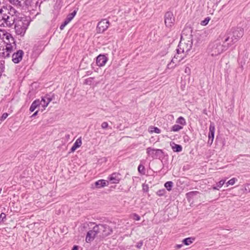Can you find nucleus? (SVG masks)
Instances as JSON below:
<instances>
[{
  "mask_svg": "<svg viewBox=\"0 0 250 250\" xmlns=\"http://www.w3.org/2000/svg\"><path fill=\"white\" fill-rule=\"evenodd\" d=\"M198 193H199V192L197 191H191V192H189L187 193V196L188 197H191L193 196L196 195Z\"/></svg>",
  "mask_w": 250,
  "mask_h": 250,
  "instance_id": "obj_34",
  "label": "nucleus"
},
{
  "mask_svg": "<svg viewBox=\"0 0 250 250\" xmlns=\"http://www.w3.org/2000/svg\"><path fill=\"white\" fill-rule=\"evenodd\" d=\"M226 182V180H220L217 184V187L219 188H221L223 185L225 184Z\"/></svg>",
  "mask_w": 250,
  "mask_h": 250,
  "instance_id": "obj_38",
  "label": "nucleus"
},
{
  "mask_svg": "<svg viewBox=\"0 0 250 250\" xmlns=\"http://www.w3.org/2000/svg\"><path fill=\"white\" fill-rule=\"evenodd\" d=\"M109 182L108 181L101 179L96 181L94 183V187L93 188H100L108 185Z\"/></svg>",
  "mask_w": 250,
  "mask_h": 250,
  "instance_id": "obj_18",
  "label": "nucleus"
},
{
  "mask_svg": "<svg viewBox=\"0 0 250 250\" xmlns=\"http://www.w3.org/2000/svg\"><path fill=\"white\" fill-rule=\"evenodd\" d=\"M185 71L187 73H189L190 69L188 67H187L186 68Z\"/></svg>",
  "mask_w": 250,
  "mask_h": 250,
  "instance_id": "obj_48",
  "label": "nucleus"
},
{
  "mask_svg": "<svg viewBox=\"0 0 250 250\" xmlns=\"http://www.w3.org/2000/svg\"><path fill=\"white\" fill-rule=\"evenodd\" d=\"M219 38L224 44H226V45H228V48L229 47V45L233 44L235 43L233 38L230 36V35H229V33L223 36L221 35Z\"/></svg>",
  "mask_w": 250,
  "mask_h": 250,
  "instance_id": "obj_10",
  "label": "nucleus"
},
{
  "mask_svg": "<svg viewBox=\"0 0 250 250\" xmlns=\"http://www.w3.org/2000/svg\"><path fill=\"white\" fill-rule=\"evenodd\" d=\"M229 35H230V36L233 38L234 42H236L238 41L237 38H235L233 34L231 33V32H229Z\"/></svg>",
  "mask_w": 250,
  "mask_h": 250,
  "instance_id": "obj_44",
  "label": "nucleus"
},
{
  "mask_svg": "<svg viewBox=\"0 0 250 250\" xmlns=\"http://www.w3.org/2000/svg\"><path fill=\"white\" fill-rule=\"evenodd\" d=\"M95 229L97 230L98 234H101V236L103 237V232L104 231V224H99L94 226Z\"/></svg>",
  "mask_w": 250,
  "mask_h": 250,
  "instance_id": "obj_26",
  "label": "nucleus"
},
{
  "mask_svg": "<svg viewBox=\"0 0 250 250\" xmlns=\"http://www.w3.org/2000/svg\"><path fill=\"white\" fill-rule=\"evenodd\" d=\"M38 111L37 110L31 116V117H33L36 116L38 114Z\"/></svg>",
  "mask_w": 250,
  "mask_h": 250,
  "instance_id": "obj_49",
  "label": "nucleus"
},
{
  "mask_svg": "<svg viewBox=\"0 0 250 250\" xmlns=\"http://www.w3.org/2000/svg\"><path fill=\"white\" fill-rule=\"evenodd\" d=\"M143 243L142 241H141L137 243L136 247L140 249L143 246Z\"/></svg>",
  "mask_w": 250,
  "mask_h": 250,
  "instance_id": "obj_45",
  "label": "nucleus"
},
{
  "mask_svg": "<svg viewBox=\"0 0 250 250\" xmlns=\"http://www.w3.org/2000/svg\"><path fill=\"white\" fill-rule=\"evenodd\" d=\"M108 126V124L107 122H104L101 125V127L103 129H105Z\"/></svg>",
  "mask_w": 250,
  "mask_h": 250,
  "instance_id": "obj_42",
  "label": "nucleus"
},
{
  "mask_svg": "<svg viewBox=\"0 0 250 250\" xmlns=\"http://www.w3.org/2000/svg\"><path fill=\"white\" fill-rule=\"evenodd\" d=\"M77 11L74 10L72 13L68 14L65 19L64 22L61 25L60 29L62 30L64 27L73 19L76 15Z\"/></svg>",
  "mask_w": 250,
  "mask_h": 250,
  "instance_id": "obj_15",
  "label": "nucleus"
},
{
  "mask_svg": "<svg viewBox=\"0 0 250 250\" xmlns=\"http://www.w3.org/2000/svg\"><path fill=\"white\" fill-rule=\"evenodd\" d=\"M166 192L165 189L159 190L157 192V194L159 196H163Z\"/></svg>",
  "mask_w": 250,
  "mask_h": 250,
  "instance_id": "obj_36",
  "label": "nucleus"
},
{
  "mask_svg": "<svg viewBox=\"0 0 250 250\" xmlns=\"http://www.w3.org/2000/svg\"><path fill=\"white\" fill-rule=\"evenodd\" d=\"M185 55L184 54H178L177 53L174 57V58L171 60V62L175 63L177 62H179L181 60L183 59Z\"/></svg>",
  "mask_w": 250,
  "mask_h": 250,
  "instance_id": "obj_25",
  "label": "nucleus"
},
{
  "mask_svg": "<svg viewBox=\"0 0 250 250\" xmlns=\"http://www.w3.org/2000/svg\"><path fill=\"white\" fill-rule=\"evenodd\" d=\"M133 219L134 220L139 221L140 220V217L138 214L134 213L133 214Z\"/></svg>",
  "mask_w": 250,
  "mask_h": 250,
  "instance_id": "obj_43",
  "label": "nucleus"
},
{
  "mask_svg": "<svg viewBox=\"0 0 250 250\" xmlns=\"http://www.w3.org/2000/svg\"><path fill=\"white\" fill-rule=\"evenodd\" d=\"M97 230L95 227H94L92 230L87 232L85 238L86 242H90L94 240L96 236L98 234Z\"/></svg>",
  "mask_w": 250,
  "mask_h": 250,
  "instance_id": "obj_12",
  "label": "nucleus"
},
{
  "mask_svg": "<svg viewBox=\"0 0 250 250\" xmlns=\"http://www.w3.org/2000/svg\"><path fill=\"white\" fill-rule=\"evenodd\" d=\"M170 146L174 152H179L181 151L182 150V147L181 145L176 144L174 142L170 143Z\"/></svg>",
  "mask_w": 250,
  "mask_h": 250,
  "instance_id": "obj_23",
  "label": "nucleus"
},
{
  "mask_svg": "<svg viewBox=\"0 0 250 250\" xmlns=\"http://www.w3.org/2000/svg\"><path fill=\"white\" fill-rule=\"evenodd\" d=\"M14 23L16 34L21 37L23 36L29 25V22L24 18H21L17 20L15 19Z\"/></svg>",
  "mask_w": 250,
  "mask_h": 250,
  "instance_id": "obj_4",
  "label": "nucleus"
},
{
  "mask_svg": "<svg viewBox=\"0 0 250 250\" xmlns=\"http://www.w3.org/2000/svg\"><path fill=\"white\" fill-rule=\"evenodd\" d=\"M173 185V183L171 181L167 182L165 184V187L167 189V190L168 191H170L171 190Z\"/></svg>",
  "mask_w": 250,
  "mask_h": 250,
  "instance_id": "obj_30",
  "label": "nucleus"
},
{
  "mask_svg": "<svg viewBox=\"0 0 250 250\" xmlns=\"http://www.w3.org/2000/svg\"><path fill=\"white\" fill-rule=\"evenodd\" d=\"M231 33L235 38H237L238 40L243 36L244 34L243 30L240 28L234 29Z\"/></svg>",
  "mask_w": 250,
  "mask_h": 250,
  "instance_id": "obj_20",
  "label": "nucleus"
},
{
  "mask_svg": "<svg viewBox=\"0 0 250 250\" xmlns=\"http://www.w3.org/2000/svg\"><path fill=\"white\" fill-rule=\"evenodd\" d=\"M65 138L67 140H69V138H70V135L69 134H66L65 136Z\"/></svg>",
  "mask_w": 250,
  "mask_h": 250,
  "instance_id": "obj_50",
  "label": "nucleus"
},
{
  "mask_svg": "<svg viewBox=\"0 0 250 250\" xmlns=\"http://www.w3.org/2000/svg\"><path fill=\"white\" fill-rule=\"evenodd\" d=\"M52 99L48 95L42 97V100L40 101V105L43 107H46L49 103L51 101Z\"/></svg>",
  "mask_w": 250,
  "mask_h": 250,
  "instance_id": "obj_19",
  "label": "nucleus"
},
{
  "mask_svg": "<svg viewBox=\"0 0 250 250\" xmlns=\"http://www.w3.org/2000/svg\"><path fill=\"white\" fill-rule=\"evenodd\" d=\"M213 189H216H216H217V190H218V188L217 187H213Z\"/></svg>",
  "mask_w": 250,
  "mask_h": 250,
  "instance_id": "obj_52",
  "label": "nucleus"
},
{
  "mask_svg": "<svg viewBox=\"0 0 250 250\" xmlns=\"http://www.w3.org/2000/svg\"><path fill=\"white\" fill-rule=\"evenodd\" d=\"M104 231L103 237H106L110 235L112 232V229L107 225L104 224Z\"/></svg>",
  "mask_w": 250,
  "mask_h": 250,
  "instance_id": "obj_21",
  "label": "nucleus"
},
{
  "mask_svg": "<svg viewBox=\"0 0 250 250\" xmlns=\"http://www.w3.org/2000/svg\"><path fill=\"white\" fill-rule=\"evenodd\" d=\"M82 144V142L81 138H79L78 139H77V140L76 141V142H75L73 146L71 148V151L74 152L77 148L81 146Z\"/></svg>",
  "mask_w": 250,
  "mask_h": 250,
  "instance_id": "obj_22",
  "label": "nucleus"
},
{
  "mask_svg": "<svg viewBox=\"0 0 250 250\" xmlns=\"http://www.w3.org/2000/svg\"><path fill=\"white\" fill-rule=\"evenodd\" d=\"M138 171L139 172L142 173H144L145 168L143 165H140L138 167Z\"/></svg>",
  "mask_w": 250,
  "mask_h": 250,
  "instance_id": "obj_40",
  "label": "nucleus"
},
{
  "mask_svg": "<svg viewBox=\"0 0 250 250\" xmlns=\"http://www.w3.org/2000/svg\"><path fill=\"white\" fill-rule=\"evenodd\" d=\"M6 215L4 213L0 214V222H4V219H5Z\"/></svg>",
  "mask_w": 250,
  "mask_h": 250,
  "instance_id": "obj_41",
  "label": "nucleus"
},
{
  "mask_svg": "<svg viewBox=\"0 0 250 250\" xmlns=\"http://www.w3.org/2000/svg\"><path fill=\"white\" fill-rule=\"evenodd\" d=\"M220 38L213 42L210 43L208 47L209 52L212 56H216L228 48V45L222 44Z\"/></svg>",
  "mask_w": 250,
  "mask_h": 250,
  "instance_id": "obj_3",
  "label": "nucleus"
},
{
  "mask_svg": "<svg viewBox=\"0 0 250 250\" xmlns=\"http://www.w3.org/2000/svg\"><path fill=\"white\" fill-rule=\"evenodd\" d=\"M245 191L247 192H250V184L244 185Z\"/></svg>",
  "mask_w": 250,
  "mask_h": 250,
  "instance_id": "obj_37",
  "label": "nucleus"
},
{
  "mask_svg": "<svg viewBox=\"0 0 250 250\" xmlns=\"http://www.w3.org/2000/svg\"><path fill=\"white\" fill-rule=\"evenodd\" d=\"M175 19L171 12H167L165 16V22L166 26L171 27L174 24Z\"/></svg>",
  "mask_w": 250,
  "mask_h": 250,
  "instance_id": "obj_8",
  "label": "nucleus"
},
{
  "mask_svg": "<svg viewBox=\"0 0 250 250\" xmlns=\"http://www.w3.org/2000/svg\"><path fill=\"white\" fill-rule=\"evenodd\" d=\"M3 42L4 47H5V49L7 50V52L9 54L10 56V54L17 48L16 42L10 34L6 33V36L3 39Z\"/></svg>",
  "mask_w": 250,
  "mask_h": 250,
  "instance_id": "obj_5",
  "label": "nucleus"
},
{
  "mask_svg": "<svg viewBox=\"0 0 250 250\" xmlns=\"http://www.w3.org/2000/svg\"><path fill=\"white\" fill-rule=\"evenodd\" d=\"M6 36V33L4 32V31H2L1 30H0V39L1 41H3V39L4 37Z\"/></svg>",
  "mask_w": 250,
  "mask_h": 250,
  "instance_id": "obj_39",
  "label": "nucleus"
},
{
  "mask_svg": "<svg viewBox=\"0 0 250 250\" xmlns=\"http://www.w3.org/2000/svg\"><path fill=\"white\" fill-rule=\"evenodd\" d=\"M146 153L152 159L161 158L163 156V152L162 149H155L150 147L146 149Z\"/></svg>",
  "mask_w": 250,
  "mask_h": 250,
  "instance_id": "obj_6",
  "label": "nucleus"
},
{
  "mask_svg": "<svg viewBox=\"0 0 250 250\" xmlns=\"http://www.w3.org/2000/svg\"><path fill=\"white\" fill-rule=\"evenodd\" d=\"M183 128L182 126L178 125H174L172 126L171 131L174 132H177L179 131L180 130Z\"/></svg>",
  "mask_w": 250,
  "mask_h": 250,
  "instance_id": "obj_29",
  "label": "nucleus"
},
{
  "mask_svg": "<svg viewBox=\"0 0 250 250\" xmlns=\"http://www.w3.org/2000/svg\"><path fill=\"white\" fill-rule=\"evenodd\" d=\"M170 64V63H169V64H168L167 65V67H169V66Z\"/></svg>",
  "mask_w": 250,
  "mask_h": 250,
  "instance_id": "obj_53",
  "label": "nucleus"
},
{
  "mask_svg": "<svg viewBox=\"0 0 250 250\" xmlns=\"http://www.w3.org/2000/svg\"><path fill=\"white\" fill-rule=\"evenodd\" d=\"M194 240V238H193L192 237H188L184 239L183 240V243L186 245H189L190 244L192 243Z\"/></svg>",
  "mask_w": 250,
  "mask_h": 250,
  "instance_id": "obj_27",
  "label": "nucleus"
},
{
  "mask_svg": "<svg viewBox=\"0 0 250 250\" xmlns=\"http://www.w3.org/2000/svg\"><path fill=\"white\" fill-rule=\"evenodd\" d=\"M0 57L6 59L10 57L9 54L7 52V50L4 48V43L3 41L0 39Z\"/></svg>",
  "mask_w": 250,
  "mask_h": 250,
  "instance_id": "obj_16",
  "label": "nucleus"
},
{
  "mask_svg": "<svg viewBox=\"0 0 250 250\" xmlns=\"http://www.w3.org/2000/svg\"><path fill=\"white\" fill-rule=\"evenodd\" d=\"M209 20L210 18L209 17L206 18L204 21H201V25L204 26L206 25L208 23Z\"/></svg>",
  "mask_w": 250,
  "mask_h": 250,
  "instance_id": "obj_35",
  "label": "nucleus"
},
{
  "mask_svg": "<svg viewBox=\"0 0 250 250\" xmlns=\"http://www.w3.org/2000/svg\"><path fill=\"white\" fill-rule=\"evenodd\" d=\"M183 246L182 244H179V245H176L175 246V248L176 249H180Z\"/></svg>",
  "mask_w": 250,
  "mask_h": 250,
  "instance_id": "obj_47",
  "label": "nucleus"
},
{
  "mask_svg": "<svg viewBox=\"0 0 250 250\" xmlns=\"http://www.w3.org/2000/svg\"><path fill=\"white\" fill-rule=\"evenodd\" d=\"M192 45V39L191 35L184 36L183 33L181 41L176 49L178 54H185L190 50Z\"/></svg>",
  "mask_w": 250,
  "mask_h": 250,
  "instance_id": "obj_2",
  "label": "nucleus"
},
{
  "mask_svg": "<svg viewBox=\"0 0 250 250\" xmlns=\"http://www.w3.org/2000/svg\"><path fill=\"white\" fill-rule=\"evenodd\" d=\"M215 133V125L214 123H210L209 127V132L208 135V144L211 145L213 141Z\"/></svg>",
  "mask_w": 250,
  "mask_h": 250,
  "instance_id": "obj_14",
  "label": "nucleus"
},
{
  "mask_svg": "<svg viewBox=\"0 0 250 250\" xmlns=\"http://www.w3.org/2000/svg\"><path fill=\"white\" fill-rule=\"evenodd\" d=\"M176 123L182 125H185L186 124V122L183 117H180L177 119Z\"/></svg>",
  "mask_w": 250,
  "mask_h": 250,
  "instance_id": "obj_28",
  "label": "nucleus"
},
{
  "mask_svg": "<svg viewBox=\"0 0 250 250\" xmlns=\"http://www.w3.org/2000/svg\"><path fill=\"white\" fill-rule=\"evenodd\" d=\"M93 83V78L92 77L88 78L85 80L84 83L85 84L91 85Z\"/></svg>",
  "mask_w": 250,
  "mask_h": 250,
  "instance_id": "obj_32",
  "label": "nucleus"
},
{
  "mask_svg": "<svg viewBox=\"0 0 250 250\" xmlns=\"http://www.w3.org/2000/svg\"><path fill=\"white\" fill-rule=\"evenodd\" d=\"M24 52L22 50H19L16 52L14 53L12 56V61L15 63H19L22 59Z\"/></svg>",
  "mask_w": 250,
  "mask_h": 250,
  "instance_id": "obj_11",
  "label": "nucleus"
},
{
  "mask_svg": "<svg viewBox=\"0 0 250 250\" xmlns=\"http://www.w3.org/2000/svg\"><path fill=\"white\" fill-rule=\"evenodd\" d=\"M40 100H36L34 101L30 107L29 110L30 112H33L35 109L40 105Z\"/></svg>",
  "mask_w": 250,
  "mask_h": 250,
  "instance_id": "obj_24",
  "label": "nucleus"
},
{
  "mask_svg": "<svg viewBox=\"0 0 250 250\" xmlns=\"http://www.w3.org/2000/svg\"><path fill=\"white\" fill-rule=\"evenodd\" d=\"M78 247L77 246H74L72 250H78Z\"/></svg>",
  "mask_w": 250,
  "mask_h": 250,
  "instance_id": "obj_51",
  "label": "nucleus"
},
{
  "mask_svg": "<svg viewBox=\"0 0 250 250\" xmlns=\"http://www.w3.org/2000/svg\"><path fill=\"white\" fill-rule=\"evenodd\" d=\"M107 61V58L104 55H99L96 59V63L99 66H103L105 65Z\"/></svg>",
  "mask_w": 250,
  "mask_h": 250,
  "instance_id": "obj_17",
  "label": "nucleus"
},
{
  "mask_svg": "<svg viewBox=\"0 0 250 250\" xmlns=\"http://www.w3.org/2000/svg\"><path fill=\"white\" fill-rule=\"evenodd\" d=\"M16 9L11 5L3 6L0 9V26L11 27L15 20Z\"/></svg>",
  "mask_w": 250,
  "mask_h": 250,
  "instance_id": "obj_1",
  "label": "nucleus"
},
{
  "mask_svg": "<svg viewBox=\"0 0 250 250\" xmlns=\"http://www.w3.org/2000/svg\"><path fill=\"white\" fill-rule=\"evenodd\" d=\"M109 25V22L106 19H104L98 22L97 29L99 33H103Z\"/></svg>",
  "mask_w": 250,
  "mask_h": 250,
  "instance_id": "obj_7",
  "label": "nucleus"
},
{
  "mask_svg": "<svg viewBox=\"0 0 250 250\" xmlns=\"http://www.w3.org/2000/svg\"><path fill=\"white\" fill-rule=\"evenodd\" d=\"M9 2L18 8H24L29 4L28 0H8Z\"/></svg>",
  "mask_w": 250,
  "mask_h": 250,
  "instance_id": "obj_9",
  "label": "nucleus"
},
{
  "mask_svg": "<svg viewBox=\"0 0 250 250\" xmlns=\"http://www.w3.org/2000/svg\"><path fill=\"white\" fill-rule=\"evenodd\" d=\"M149 132L151 133L155 132L157 134L161 133V130L157 127L150 126L149 127Z\"/></svg>",
  "mask_w": 250,
  "mask_h": 250,
  "instance_id": "obj_31",
  "label": "nucleus"
},
{
  "mask_svg": "<svg viewBox=\"0 0 250 250\" xmlns=\"http://www.w3.org/2000/svg\"><path fill=\"white\" fill-rule=\"evenodd\" d=\"M121 179V175L117 172L113 173L110 175L108 177V180L112 184L119 183Z\"/></svg>",
  "mask_w": 250,
  "mask_h": 250,
  "instance_id": "obj_13",
  "label": "nucleus"
},
{
  "mask_svg": "<svg viewBox=\"0 0 250 250\" xmlns=\"http://www.w3.org/2000/svg\"><path fill=\"white\" fill-rule=\"evenodd\" d=\"M8 116V114L6 113H4L2 114L1 116L2 120H5Z\"/></svg>",
  "mask_w": 250,
  "mask_h": 250,
  "instance_id": "obj_46",
  "label": "nucleus"
},
{
  "mask_svg": "<svg viewBox=\"0 0 250 250\" xmlns=\"http://www.w3.org/2000/svg\"><path fill=\"white\" fill-rule=\"evenodd\" d=\"M237 181V179L235 178H233L230 179L227 182V186H228L229 185H233L235 184V182Z\"/></svg>",
  "mask_w": 250,
  "mask_h": 250,
  "instance_id": "obj_33",
  "label": "nucleus"
}]
</instances>
